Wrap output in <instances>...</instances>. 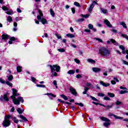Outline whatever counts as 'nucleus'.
Returning <instances> with one entry per match:
<instances>
[{"label":"nucleus","mask_w":128,"mask_h":128,"mask_svg":"<svg viewBox=\"0 0 128 128\" xmlns=\"http://www.w3.org/2000/svg\"><path fill=\"white\" fill-rule=\"evenodd\" d=\"M119 48H120V50H122L126 48H124V46H122V45L120 46Z\"/></svg>","instance_id":"6e6d98bb"},{"label":"nucleus","mask_w":128,"mask_h":128,"mask_svg":"<svg viewBox=\"0 0 128 128\" xmlns=\"http://www.w3.org/2000/svg\"><path fill=\"white\" fill-rule=\"evenodd\" d=\"M90 98L92 100H94L95 102H98V99H96V98H94L92 96H91Z\"/></svg>","instance_id":"ea45409f"},{"label":"nucleus","mask_w":128,"mask_h":128,"mask_svg":"<svg viewBox=\"0 0 128 128\" xmlns=\"http://www.w3.org/2000/svg\"><path fill=\"white\" fill-rule=\"evenodd\" d=\"M110 42H112V44H115V42H116V40L114 39H110Z\"/></svg>","instance_id":"680f3d73"},{"label":"nucleus","mask_w":128,"mask_h":128,"mask_svg":"<svg viewBox=\"0 0 128 128\" xmlns=\"http://www.w3.org/2000/svg\"><path fill=\"white\" fill-rule=\"evenodd\" d=\"M104 99L105 100H110V98L109 97H108V96H105L104 98Z\"/></svg>","instance_id":"a18cd8bd"},{"label":"nucleus","mask_w":128,"mask_h":128,"mask_svg":"<svg viewBox=\"0 0 128 128\" xmlns=\"http://www.w3.org/2000/svg\"><path fill=\"white\" fill-rule=\"evenodd\" d=\"M122 62L124 64H126V66H128V62L126 60H122Z\"/></svg>","instance_id":"603ef678"},{"label":"nucleus","mask_w":128,"mask_h":128,"mask_svg":"<svg viewBox=\"0 0 128 128\" xmlns=\"http://www.w3.org/2000/svg\"><path fill=\"white\" fill-rule=\"evenodd\" d=\"M12 94L13 95L10 96L11 98L13 100V102L14 104L18 105L20 104V102H24V98H22V97H18V98H16V96H20V94L18 93V90L16 88H12Z\"/></svg>","instance_id":"f257e3e1"},{"label":"nucleus","mask_w":128,"mask_h":128,"mask_svg":"<svg viewBox=\"0 0 128 128\" xmlns=\"http://www.w3.org/2000/svg\"><path fill=\"white\" fill-rule=\"evenodd\" d=\"M2 10H4V11L8 12V8L6 6H2Z\"/></svg>","instance_id":"7c9ffc66"},{"label":"nucleus","mask_w":128,"mask_h":128,"mask_svg":"<svg viewBox=\"0 0 128 128\" xmlns=\"http://www.w3.org/2000/svg\"><path fill=\"white\" fill-rule=\"evenodd\" d=\"M95 40H98L100 42H102V40L100 38H95Z\"/></svg>","instance_id":"3c124183"},{"label":"nucleus","mask_w":128,"mask_h":128,"mask_svg":"<svg viewBox=\"0 0 128 128\" xmlns=\"http://www.w3.org/2000/svg\"><path fill=\"white\" fill-rule=\"evenodd\" d=\"M99 54L105 58H108L110 54V51L105 47H102L99 50Z\"/></svg>","instance_id":"f03ea898"},{"label":"nucleus","mask_w":128,"mask_h":128,"mask_svg":"<svg viewBox=\"0 0 128 128\" xmlns=\"http://www.w3.org/2000/svg\"><path fill=\"white\" fill-rule=\"evenodd\" d=\"M50 14L53 18H54V12L52 10V8L50 9Z\"/></svg>","instance_id":"c85d7f7f"},{"label":"nucleus","mask_w":128,"mask_h":128,"mask_svg":"<svg viewBox=\"0 0 128 128\" xmlns=\"http://www.w3.org/2000/svg\"><path fill=\"white\" fill-rule=\"evenodd\" d=\"M58 50L60 52H64L66 51L64 48L58 49Z\"/></svg>","instance_id":"49530a36"},{"label":"nucleus","mask_w":128,"mask_h":128,"mask_svg":"<svg viewBox=\"0 0 128 128\" xmlns=\"http://www.w3.org/2000/svg\"><path fill=\"white\" fill-rule=\"evenodd\" d=\"M88 27L90 30H92L94 28V26L92 24H88Z\"/></svg>","instance_id":"e433bc0d"},{"label":"nucleus","mask_w":128,"mask_h":128,"mask_svg":"<svg viewBox=\"0 0 128 128\" xmlns=\"http://www.w3.org/2000/svg\"><path fill=\"white\" fill-rule=\"evenodd\" d=\"M31 79L32 80V82H36V78H34V77H31Z\"/></svg>","instance_id":"4d7b16f0"},{"label":"nucleus","mask_w":128,"mask_h":128,"mask_svg":"<svg viewBox=\"0 0 128 128\" xmlns=\"http://www.w3.org/2000/svg\"><path fill=\"white\" fill-rule=\"evenodd\" d=\"M111 84H116V81H114V80H112L111 81Z\"/></svg>","instance_id":"e2e57ef3"},{"label":"nucleus","mask_w":128,"mask_h":128,"mask_svg":"<svg viewBox=\"0 0 128 128\" xmlns=\"http://www.w3.org/2000/svg\"><path fill=\"white\" fill-rule=\"evenodd\" d=\"M122 38H126L127 40H128V36L126 34H122Z\"/></svg>","instance_id":"58836bf2"},{"label":"nucleus","mask_w":128,"mask_h":128,"mask_svg":"<svg viewBox=\"0 0 128 128\" xmlns=\"http://www.w3.org/2000/svg\"><path fill=\"white\" fill-rule=\"evenodd\" d=\"M126 48L122 50V54H126Z\"/></svg>","instance_id":"bf43d9fd"},{"label":"nucleus","mask_w":128,"mask_h":128,"mask_svg":"<svg viewBox=\"0 0 128 128\" xmlns=\"http://www.w3.org/2000/svg\"><path fill=\"white\" fill-rule=\"evenodd\" d=\"M19 116H20V118H22V120H24V122H28V119L26 117L24 116L23 115L20 114Z\"/></svg>","instance_id":"a211bd4d"},{"label":"nucleus","mask_w":128,"mask_h":128,"mask_svg":"<svg viewBox=\"0 0 128 128\" xmlns=\"http://www.w3.org/2000/svg\"><path fill=\"white\" fill-rule=\"evenodd\" d=\"M74 62H76V64H80V61L77 58L74 59Z\"/></svg>","instance_id":"864d4df0"},{"label":"nucleus","mask_w":128,"mask_h":128,"mask_svg":"<svg viewBox=\"0 0 128 128\" xmlns=\"http://www.w3.org/2000/svg\"><path fill=\"white\" fill-rule=\"evenodd\" d=\"M36 86H38V88H46V86L44 84H37Z\"/></svg>","instance_id":"72a5a7b5"},{"label":"nucleus","mask_w":128,"mask_h":128,"mask_svg":"<svg viewBox=\"0 0 128 128\" xmlns=\"http://www.w3.org/2000/svg\"><path fill=\"white\" fill-rule=\"evenodd\" d=\"M60 96H62V98L64 100H68V97L64 94H61Z\"/></svg>","instance_id":"393cba45"},{"label":"nucleus","mask_w":128,"mask_h":128,"mask_svg":"<svg viewBox=\"0 0 128 128\" xmlns=\"http://www.w3.org/2000/svg\"><path fill=\"white\" fill-rule=\"evenodd\" d=\"M14 120L15 124H18V120L16 117H14Z\"/></svg>","instance_id":"4c0bfd02"},{"label":"nucleus","mask_w":128,"mask_h":128,"mask_svg":"<svg viewBox=\"0 0 128 128\" xmlns=\"http://www.w3.org/2000/svg\"><path fill=\"white\" fill-rule=\"evenodd\" d=\"M72 14H76V9L74 8H71Z\"/></svg>","instance_id":"8fccbe9b"},{"label":"nucleus","mask_w":128,"mask_h":128,"mask_svg":"<svg viewBox=\"0 0 128 128\" xmlns=\"http://www.w3.org/2000/svg\"><path fill=\"white\" fill-rule=\"evenodd\" d=\"M56 36H57V38L58 40L62 38V36H58V34H56Z\"/></svg>","instance_id":"052dcab7"},{"label":"nucleus","mask_w":128,"mask_h":128,"mask_svg":"<svg viewBox=\"0 0 128 128\" xmlns=\"http://www.w3.org/2000/svg\"><path fill=\"white\" fill-rule=\"evenodd\" d=\"M76 72V70H70L68 72V74H74Z\"/></svg>","instance_id":"b1692460"},{"label":"nucleus","mask_w":128,"mask_h":128,"mask_svg":"<svg viewBox=\"0 0 128 128\" xmlns=\"http://www.w3.org/2000/svg\"><path fill=\"white\" fill-rule=\"evenodd\" d=\"M76 78H82V75L78 74L76 76Z\"/></svg>","instance_id":"c03bdc74"},{"label":"nucleus","mask_w":128,"mask_h":128,"mask_svg":"<svg viewBox=\"0 0 128 128\" xmlns=\"http://www.w3.org/2000/svg\"><path fill=\"white\" fill-rule=\"evenodd\" d=\"M17 12H18L20 13V12H22V10H20V8H18Z\"/></svg>","instance_id":"338daca9"},{"label":"nucleus","mask_w":128,"mask_h":128,"mask_svg":"<svg viewBox=\"0 0 128 128\" xmlns=\"http://www.w3.org/2000/svg\"><path fill=\"white\" fill-rule=\"evenodd\" d=\"M120 90H128V88H126L122 86H120Z\"/></svg>","instance_id":"5fc2aeb1"},{"label":"nucleus","mask_w":128,"mask_h":128,"mask_svg":"<svg viewBox=\"0 0 128 128\" xmlns=\"http://www.w3.org/2000/svg\"><path fill=\"white\" fill-rule=\"evenodd\" d=\"M7 78L9 82H12L14 80V76H12V75H10L9 76H7Z\"/></svg>","instance_id":"aec40b11"},{"label":"nucleus","mask_w":128,"mask_h":128,"mask_svg":"<svg viewBox=\"0 0 128 128\" xmlns=\"http://www.w3.org/2000/svg\"><path fill=\"white\" fill-rule=\"evenodd\" d=\"M111 116H114V118H116V120H124V118L116 116V115L114 114H112Z\"/></svg>","instance_id":"4468645a"},{"label":"nucleus","mask_w":128,"mask_h":128,"mask_svg":"<svg viewBox=\"0 0 128 128\" xmlns=\"http://www.w3.org/2000/svg\"><path fill=\"white\" fill-rule=\"evenodd\" d=\"M66 36H68V38H74V35L70 34H66Z\"/></svg>","instance_id":"473e14b6"},{"label":"nucleus","mask_w":128,"mask_h":128,"mask_svg":"<svg viewBox=\"0 0 128 128\" xmlns=\"http://www.w3.org/2000/svg\"><path fill=\"white\" fill-rule=\"evenodd\" d=\"M10 38V36L6 34H4L2 35V40H8Z\"/></svg>","instance_id":"2eb2a0df"},{"label":"nucleus","mask_w":128,"mask_h":128,"mask_svg":"<svg viewBox=\"0 0 128 128\" xmlns=\"http://www.w3.org/2000/svg\"><path fill=\"white\" fill-rule=\"evenodd\" d=\"M17 40L18 38L14 37H10V40L8 41V44H12V41L16 40Z\"/></svg>","instance_id":"9d476101"},{"label":"nucleus","mask_w":128,"mask_h":128,"mask_svg":"<svg viewBox=\"0 0 128 128\" xmlns=\"http://www.w3.org/2000/svg\"><path fill=\"white\" fill-rule=\"evenodd\" d=\"M75 104H78V106H84V104L82 103H78V102H75Z\"/></svg>","instance_id":"37998d69"},{"label":"nucleus","mask_w":128,"mask_h":128,"mask_svg":"<svg viewBox=\"0 0 128 128\" xmlns=\"http://www.w3.org/2000/svg\"><path fill=\"white\" fill-rule=\"evenodd\" d=\"M100 118L103 122H104L103 124L104 126L108 128V126H110V119L104 116L100 117Z\"/></svg>","instance_id":"20e7f679"},{"label":"nucleus","mask_w":128,"mask_h":128,"mask_svg":"<svg viewBox=\"0 0 128 128\" xmlns=\"http://www.w3.org/2000/svg\"><path fill=\"white\" fill-rule=\"evenodd\" d=\"M53 84L54 86H58V83L56 82V80H54L53 81Z\"/></svg>","instance_id":"13d9d810"},{"label":"nucleus","mask_w":128,"mask_h":128,"mask_svg":"<svg viewBox=\"0 0 128 128\" xmlns=\"http://www.w3.org/2000/svg\"><path fill=\"white\" fill-rule=\"evenodd\" d=\"M0 82H1L2 84H4V80L2 79H0Z\"/></svg>","instance_id":"774afa93"},{"label":"nucleus","mask_w":128,"mask_h":128,"mask_svg":"<svg viewBox=\"0 0 128 128\" xmlns=\"http://www.w3.org/2000/svg\"><path fill=\"white\" fill-rule=\"evenodd\" d=\"M70 92L73 96H78V92H76V88H72V87H70L69 88Z\"/></svg>","instance_id":"423d86ee"},{"label":"nucleus","mask_w":128,"mask_h":128,"mask_svg":"<svg viewBox=\"0 0 128 128\" xmlns=\"http://www.w3.org/2000/svg\"><path fill=\"white\" fill-rule=\"evenodd\" d=\"M88 62H91V64H95L96 61L92 59H88Z\"/></svg>","instance_id":"c756f323"},{"label":"nucleus","mask_w":128,"mask_h":128,"mask_svg":"<svg viewBox=\"0 0 128 128\" xmlns=\"http://www.w3.org/2000/svg\"><path fill=\"white\" fill-rule=\"evenodd\" d=\"M116 106H120V104H122V102L118 100L116 102Z\"/></svg>","instance_id":"09e8293b"},{"label":"nucleus","mask_w":128,"mask_h":128,"mask_svg":"<svg viewBox=\"0 0 128 128\" xmlns=\"http://www.w3.org/2000/svg\"><path fill=\"white\" fill-rule=\"evenodd\" d=\"M10 115H7L4 117V120H10Z\"/></svg>","instance_id":"bb28decb"},{"label":"nucleus","mask_w":128,"mask_h":128,"mask_svg":"<svg viewBox=\"0 0 128 128\" xmlns=\"http://www.w3.org/2000/svg\"><path fill=\"white\" fill-rule=\"evenodd\" d=\"M3 98H4V100H6V102H8V100H10L8 99V95L6 94H4L3 96Z\"/></svg>","instance_id":"412c9836"},{"label":"nucleus","mask_w":128,"mask_h":128,"mask_svg":"<svg viewBox=\"0 0 128 128\" xmlns=\"http://www.w3.org/2000/svg\"><path fill=\"white\" fill-rule=\"evenodd\" d=\"M6 84H8V86H12V84L10 82H6Z\"/></svg>","instance_id":"79ce46f5"},{"label":"nucleus","mask_w":128,"mask_h":128,"mask_svg":"<svg viewBox=\"0 0 128 128\" xmlns=\"http://www.w3.org/2000/svg\"><path fill=\"white\" fill-rule=\"evenodd\" d=\"M22 67L20 66H17L16 70H17L18 72H22Z\"/></svg>","instance_id":"a878e982"},{"label":"nucleus","mask_w":128,"mask_h":128,"mask_svg":"<svg viewBox=\"0 0 128 128\" xmlns=\"http://www.w3.org/2000/svg\"><path fill=\"white\" fill-rule=\"evenodd\" d=\"M98 96L104 97L106 95L104 93H98Z\"/></svg>","instance_id":"f704fd0d"},{"label":"nucleus","mask_w":128,"mask_h":128,"mask_svg":"<svg viewBox=\"0 0 128 128\" xmlns=\"http://www.w3.org/2000/svg\"><path fill=\"white\" fill-rule=\"evenodd\" d=\"M2 126L4 128H7V126H10V122L8 120H4L2 122Z\"/></svg>","instance_id":"0eeeda50"},{"label":"nucleus","mask_w":128,"mask_h":128,"mask_svg":"<svg viewBox=\"0 0 128 128\" xmlns=\"http://www.w3.org/2000/svg\"><path fill=\"white\" fill-rule=\"evenodd\" d=\"M104 24H106V26H108V28H112V25L110 24V21H108V20L106 19L104 20Z\"/></svg>","instance_id":"1a4fd4ad"},{"label":"nucleus","mask_w":128,"mask_h":128,"mask_svg":"<svg viewBox=\"0 0 128 128\" xmlns=\"http://www.w3.org/2000/svg\"><path fill=\"white\" fill-rule=\"evenodd\" d=\"M50 66L51 68L52 72H54L56 70V72H60V67L58 65H50Z\"/></svg>","instance_id":"39448f33"},{"label":"nucleus","mask_w":128,"mask_h":128,"mask_svg":"<svg viewBox=\"0 0 128 128\" xmlns=\"http://www.w3.org/2000/svg\"><path fill=\"white\" fill-rule=\"evenodd\" d=\"M100 84H102V86H105V87L110 86V84H108H108L104 83L102 81H100Z\"/></svg>","instance_id":"f3484780"},{"label":"nucleus","mask_w":128,"mask_h":128,"mask_svg":"<svg viewBox=\"0 0 128 128\" xmlns=\"http://www.w3.org/2000/svg\"><path fill=\"white\" fill-rule=\"evenodd\" d=\"M95 4H98L96 3V1H94L91 4L88 9V12H92V8H94Z\"/></svg>","instance_id":"6e6552de"},{"label":"nucleus","mask_w":128,"mask_h":128,"mask_svg":"<svg viewBox=\"0 0 128 128\" xmlns=\"http://www.w3.org/2000/svg\"><path fill=\"white\" fill-rule=\"evenodd\" d=\"M74 6H78V8H80V4L78 2H74Z\"/></svg>","instance_id":"c9c22d12"},{"label":"nucleus","mask_w":128,"mask_h":128,"mask_svg":"<svg viewBox=\"0 0 128 128\" xmlns=\"http://www.w3.org/2000/svg\"><path fill=\"white\" fill-rule=\"evenodd\" d=\"M108 94L110 98H114V93L108 92Z\"/></svg>","instance_id":"2f4dec72"},{"label":"nucleus","mask_w":128,"mask_h":128,"mask_svg":"<svg viewBox=\"0 0 128 128\" xmlns=\"http://www.w3.org/2000/svg\"><path fill=\"white\" fill-rule=\"evenodd\" d=\"M114 106V104H112L111 105H108L106 106H105V108H106V110H110V108H112V106Z\"/></svg>","instance_id":"4be33fe9"},{"label":"nucleus","mask_w":128,"mask_h":128,"mask_svg":"<svg viewBox=\"0 0 128 128\" xmlns=\"http://www.w3.org/2000/svg\"><path fill=\"white\" fill-rule=\"evenodd\" d=\"M120 94H128V90H122L119 92Z\"/></svg>","instance_id":"5701e85b"},{"label":"nucleus","mask_w":128,"mask_h":128,"mask_svg":"<svg viewBox=\"0 0 128 128\" xmlns=\"http://www.w3.org/2000/svg\"><path fill=\"white\" fill-rule=\"evenodd\" d=\"M20 114H22V112H24V110H22L20 108H18L16 110Z\"/></svg>","instance_id":"6ab92c4d"},{"label":"nucleus","mask_w":128,"mask_h":128,"mask_svg":"<svg viewBox=\"0 0 128 128\" xmlns=\"http://www.w3.org/2000/svg\"><path fill=\"white\" fill-rule=\"evenodd\" d=\"M48 96H53L54 98H56V95H54V94H52V93H48L47 94Z\"/></svg>","instance_id":"a19ab883"},{"label":"nucleus","mask_w":128,"mask_h":128,"mask_svg":"<svg viewBox=\"0 0 128 128\" xmlns=\"http://www.w3.org/2000/svg\"><path fill=\"white\" fill-rule=\"evenodd\" d=\"M120 26H122L124 28H128V26H126V24L124 22H120Z\"/></svg>","instance_id":"f8f14e48"},{"label":"nucleus","mask_w":128,"mask_h":128,"mask_svg":"<svg viewBox=\"0 0 128 128\" xmlns=\"http://www.w3.org/2000/svg\"><path fill=\"white\" fill-rule=\"evenodd\" d=\"M38 12L39 13V15L37 16V18L38 20H40L42 24H48V20H46V19L42 18L44 16V14H42V11L38 10Z\"/></svg>","instance_id":"7ed1b4c3"},{"label":"nucleus","mask_w":128,"mask_h":128,"mask_svg":"<svg viewBox=\"0 0 128 128\" xmlns=\"http://www.w3.org/2000/svg\"><path fill=\"white\" fill-rule=\"evenodd\" d=\"M7 20L8 22H12V18L10 16H8Z\"/></svg>","instance_id":"cd10ccee"},{"label":"nucleus","mask_w":128,"mask_h":128,"mask_svg":"<svg viewBox=\"0 0 128 128\" xmlns=\"http://www.w3.org/2000/svg\"><path fill=\"white\" fill-rule=\"evenodd\" d=\"M5 13L7 14H8L9 16H10L12 14H14V12L12 10H8V11H6Z\"/></svg>","instance_id":"dca6fc26"},{"label":"nucleus","mask_w":128,"mask_h":128,"mask_svg":"<svg viewBox=\"0 0 128 128\" xmlns=\"http://www.w3.org/2000/svg\"><path fill=\"white\" fill-rule=\"evenodd\" d=\"M126 54H127L126 56V60H128V50H126Z\"/></svg>","instance_id":"69168bd1"},{"label":"nucleus","mask_w":128,"mask_h":128,"mask_svg":"<svg viewBox=\"0 0 128 128\" xmlns=\"http://www.w3.org/2000/svg\"><path fill=\"white\" fill-rule=\"evenodd\" d=\"M82 18H88L90 16L89 14H86V15H82Z\"/></svg>","instance_id":"de8ad7c7"},{"label":"nucleus","mask_w":128,"mask_h":128,"mask_svg":"<svg viewBox=\"0 0 128 128\" xmlns=\"http://www.w3.org/2000/svg\"><path fill=\"white\" fill-rule=\"evenodd\" d=\"M100 10L104 14H108V10L104 8H100Z\"/></svg>","instance_id":"ddd939ff"},{"label":"nucleus","mask_w":128,"mask_h":128,"mask_svg":"<svg viewBox=\"0 0 128 128\" xmlns=\"http://www.w3.org/2000/svg\"><path fill=\"white\" fill-rule=\"evenodd\" d=\"M92 71L94 72H100V68L94 67L92 68Z\"/></svg>","instance_id":"9b49d317"},{"label":"nucleus","mask_w":128,"mask_h":128,"mask_svg":"<svg viewBox=\"0 0 128 128\" xmlns=\"http://www.w3.org/2000/svg\"><path fill=\"white\" fill-rule=\"evenodd\" d=\"M58 101L60 102H62V104H66V102L60 99H58Z\"/></svg>","instance_id":"0e129e2a"}]
</instances>
